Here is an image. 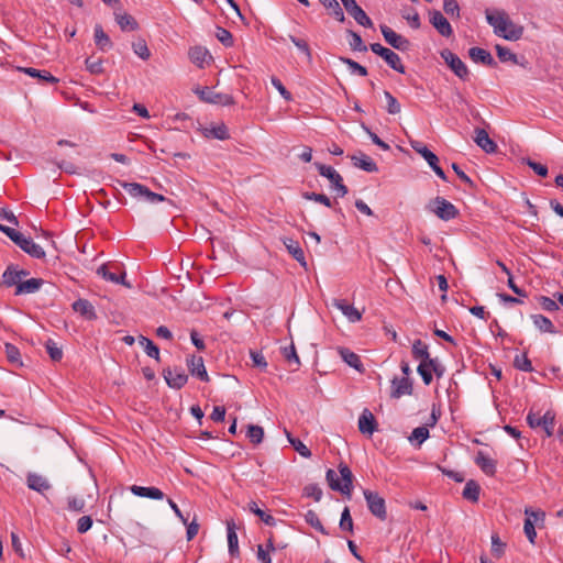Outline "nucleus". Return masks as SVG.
Here are the masks:
<instances>
[{
  "instance_id": "f257e3e1",
  "label": "nucleus",
  "mask_w": 563,
  "mask_h": 563,
  "mask_svg": "<svg viewBox=\"0 0 563 563\" xmlns=\"http://www.w3.org/2000/svg\"><path fill=\"white\" fill-rule=\"evenodd\" d=\"M487 23L494 29V33L507 41H518L523 34V27L515 24L504 10H486Z\"/></svg>"
},
{
  "instance_id": "f03ea898",
  "label": "nucleus",
  "mask_w": 563,
  "mask_h": 563,
  "mask_svg": "<svg viewBox=\"0 0 563 563\" xmlns=\"http://www.w3.org/2000/svg\"><path fill=\"white\" fill-rule=\"evenodd\" d=\"M339 473L342 481H339V476L335 471L328 470L325 474L327 482L332 490L342 493L343 495L351 496L353 488V474L346 464L341 463L339 465Z\"/></svg>"
},
{
  "instance_id": "7ed1b4c3",
  "label": "nucleus",
  "mask_w": 563,
  "mask_h": 563,
  "mask_svg": "<svg viewBox=\"0 0 563 563\" xmlns=\"http://www.w3.org/2000/svg\"><path fill=\"white\" fill-rule=\"evenodd\" d=\"M427 209L443 221H450L459 216L457 208L452 202L442 197H435L434 199L430 200Z\"/></svg>"
},
{
  "instance_id": "20e7f679",
  "label": "nucleus",
  "mask_w": 563,
  "mask_h": 563,
  "mask_svg": "<svg viewBox=\"0 0 563 563\" xmlns=\"http://www.w3.org/2000/svg\"><path fill=\"white\" fill-rule=\"evenodd\" d=\"M120 185L131 197L144 199L151 203H158L166 200V197L163 195L153 192L146 186L139 183L120 181Z\"/></svg>"
},
{
  "instance_id": "39448f33",
  "label": "nucleus",
  "mask_w": 563,
  "mask_h": 563,
  "mask_svg": "<svg viewBox=\"0 0 563 563\" xmlns=\"http://www.w3.org/2000/svg\"><path fill=\"white\" fill-rule=\"evenodd\" d=\"M319 174L328 178L331 183V188L334 189L339 197H344L347 194V187L343 184L342 176L331 166L321 163H314Z\"/></svg>"
},
{
  "instance_id": "423d86ee",
  "label": "nucleus",
  "mask_w": 563,
  "mask_h": 563,
  "mask_svg": "<svg viewBox=\"0 0 563 563\" xmlns=\"http://www.w3.org/2000/svg\"><path fill=\"white\" fill-rule=\"evenodd\" d=\"M194 91L198 95L200 100L207 103L220 106L234 104V99L231 95L216 92L209 87H197Z\"/></svg>"
},
{
  "instance_id": "0eeeda50",
  "label": "nucleus",
  "mask_w": 563,
  "mask_h": 563,
  "mask_svg": "<svg viewBox=\"0 0 563 563\" xmlns=\"http://www.w3.org/2000/svg\"><path fill=\"white\" fill-rule=\"evenodd\" d=\"M97 274L113 284H121L128 288L131 287L130 283L125 280V272L117 264H103L98 267Z\"/></svg>"
},
{
  "instance_id": "6e6552de",
  "label": "nucleus",
  "mask_w": 563,
  "mask_h": 563,
  "mask_svg": "<svg viewBox=\"0 0 563 563\" xmlns=\"http://www.w3.org/2000/svg\"><path fill=\"white\" fill-rule=\"evenodd\" d=\"M441 57L444 59L445 64L450 67V69L462 80L468 79V68L465 63L453 52L445 48L440 53Z\"/></svg>"
},
{
  "instance_id": "1a4fd4ad",
  "label": "nucleus",
  "mask_w": 563,
  "mask_h": 563,
  "mask_svg": "<svg viewBox=\"0 0 563 563\" xmlns=\"http://www.w3.org/2000/svg\"><path fill=\"white\" fill-rule=\"evenodd\" d=\"M363 494L371 514L380 520H385L387 517L385 499L378 493L369 489H364Z\"/></svg>"
},
{
  "instance_id": "9d476101",
  "label": "nucleus",
  "mask_w": 563,
  "mask_h": 563,
  "mask_svg": "<svg viewBox=\"0 0 563 563\" xmlns=\"http://www.w3.org/2000/svg\"><path fill=\"white\" fill-rule=\"evenodd\" d=\"M526 520L523 531L531 544L536 543L537 532L534 525L538 521H543L545 514L542 510H533L532 508L525 509Z\"/></svg>"
},
{
  "instance_id": "9b49d317",
  "label": "nucleus",
  "mask_w": 563,
  "mask_h": 563,
  "mask_svg": "<svg viewBox=\"0 0 563 563\" xmlns=\"http://www.w3.org/2000/svg\"><path fill=\"white\" fill-rule=\"evenodd\" d=\"M411 147L420 154L429 164V166L432 168V170L443 180H446L445 173L443 169L439 166V158L438 156L431 152L426 145H423L421 142H412Z\"/></svg>"
},
{
  "instance_id": "f8f14e48",
  "label": "nucleus",
  "mask_w": 563,
  "mask_h": 563,
  "mask_svg": "<svg viewBox=\"0 0 563 563\" xmlns=\"http://www.w3.org/2000/svg\"><path fill=\"white\" fill-rule=\"evenodd\" d=\"M380 32L385 38V41L394 48L406 52L409 51L411 44L408 38L396 33L393 29L387 25H380Z\"/></svg>"
},
{
  "instance_id": "ddd939ff",
  "label": "nucleus",
  "mask_w": 563,
  "mask_h": 563,
  "mask_svg": "<svg viewBox=\"0 0 563 563\" xmlns=\"http://www.w3.org/2000/svg\"><path fill=\"white\" fill-rule=\"evenodd\" d=\"M345 10L354 20L364 27H372L373 22L355 0H341Z\"/></svg>"
},
{
  "instance_id": "4468645a",
  "label": "nucleus",
  "mask_w": 563,
  "mask_h": 563,
  "mask_svg": "<svg viewBox=\"0 0 563 563\" xmlns=\"http://www.w3.org/2000/svg\"><path fill=\"white\" fill-rule=\"evenodd\" d=\"M429 22L442 36L450 37L453 34L450 22L440 11H429Z\"/></svg>"
},
{
  "instance_id": "2eb2a0df",
  "label": "nucleus",
  "mask_w": 563,
  "mask_h": 563,
  "mask_svg": "<svg viewBox=\"0 0 563 563\" xmlns=\"http://www.w3.org/2000/svg\"><path fill=\"white\" fill-rule=\"evenodd\" d=\"M412 391V380L409 377H394L391 379V398L399 399L402 396H410Z\"/></svg>"
},
{
  "instance_id": "dca6fc26",
  "label": "nucleus",
  "mask_w": 563,
  "mask_h": 563,
  "mask_svg": "<svg viewBox=\"0 0 563 563\" xmlns=\"http://www.w3.org/2000/svg\"><path fill=\"white\" fill-rule=\"evenodd\" d=\"M163 374L166 384L174 389H180L188 380L187 374L181 368H166Z\"/></svg>"
},
{
  "instance_id": "f3484780",
  "label": "nucleus",
  "mask_w": 563,
  "mask_h": 563,
  "mask_svg": "<svg viewBox=\"0 0 563 563\" xmlns=\"http://www.w3.org/2000/svg\"><path fill=\"white\" fill-rule=\"evenodd\" d=\"M14 243L19 245L25 253L35 258H42L45 256L44 250L32 239L25 238L22 233H20L19 239L14 240Z\"/></svg>"
},
{
  "instance_id": "a211bd4d",
  "label": "nucleus",
  "mask_w": 563,
  "mask_h": 563,
  "mask_svg": "<svg viewBox=\"0 0 563 563\" xmlns=\"http://www.w3.org/2000/svg\"><path fill=\"white\" fill-rule=\"evenodd\" d=\"M188 57L192 64L199 68H203L212 60L209 51L202 46H192L188 51Z\"/></svg>"
},
{
  "instance_id": "6ab92c4d",
  "label": "nucleus",
  "mask_w": 563,
  "mask_h": 563,
  "mask_svg": "<svg viewBox=\"0 0 563 563\" xmlns=\"http://www.w3.org/2000/svg\"><path fill=\"white\" fill-rule=\"evenodd\" d=\"M187 366L192 376L198 377L202 382H209V375L201 356L191 355L187 357Z\"/></svg>"
},
{
  "instance_id": "aec40b11",
  "label": "nucleus",
  "mask_w": 563,
  "mask_h": 563,
  "mask_svg": "<svg viewBox=\"0 0 563 563\" xmlns=\"http://www.w3.org/2000/svg\"><path fill=\"white\" fill-rule=\"evenodd\" d=\"M470 58L477 64H483L489 67H496L497 63L492 54L482 47H471L468 49Z\"/></svg>"
},
{
  "instance_id": "412c9836",
  "label": "nucleus",
  "mask_w": 563,
  "mask_h": 563,
  "mask_svg": "<svg viewBox=\"0 0 563 563\" xmlns=\"http://www.w3.org/2000/svg\"><path fill=\"white\" fill-rule=\"evenodd\" d=\"M26 485L30 489L35 490L40 494H44L49 490L52 485L48 479L36 473H29L26 476Z\"/></svg>"
},
{
  "instance_id": "4be33fe9",
  "label": "nucleus",
  "mask_w": 563,
  "mask_h": 563,
  "mask_svg": "<svg viewBox=\"0 0 563 563\" xmlns=\"http://www.w3.org/2000/svg\"><path fill=\"white\" fill-rule=\"evenodd\" d=\"M377 429V423L374 415L368 410L364 409L358 418V430L363 434L372 435Z\"/></svg>"
},
{
  "instance_id": "5701e85b",
  "label": "nucleus",
  "mask_w": 563,
  "mask_h": 563,
  "mask_svg": "<svg viewBox=\"0 0 563 563\" xmlns=\"http://www.w3.org/2000/svg\"><path fill=\"white\" fill-rule=\"evenodd\" d=\"M474 142L488 154L497 151V144L489 137L488 133L484 129H475Z\"/></svg>"
},
{
  "instance_id": "b1692460",
  "label": "nucleus",
  "mask_w": 563,
  "mask_h": 563,
  "mask_svg": "<svg viewBox=\"0 0 563 563\" xmlns=\"http://www.w3.org/2000/svg\"><path fill=\"white\" fill-rule=\"evenodd\" d=\"M283 243L285 245V247L287 249V251L289 252V254H291V256L302 266V267H307V262H306V257H305V252L302 250V247L300 246V244L295 241L294 239L291 238H285L283 239Z\"/></svg>"
},
{
  "instance_id": "393cba45",
  "label": "nucleus",
  "mask_w": 563,
  "mask_h": 563,
  "mask_svg": "<svg viewBox=\"0 0 563 563\" xmlns=\"http://www.w3.org/2000/svg\"><path fill=\"white\" fill-rule=\"evenodd\" d=\"M353 165L367 173H376L378 170L377 164L366 154L358 153L351 156Z\"/></svg>"
},
{
  "instance_id": "a878e982",
  "label": "nucleus",
  "mask_w": 563,
  "mask_h": 563,
  "mask_svg": "<svg viewBox=\"0 0 563 563\" xmlns=\"http://www.w3.org/2000/svg\"><path fill=\"white\" fill-rule=\"evenodd\" d=\"M476 465L488 476H494L496 473V461L485 454L483 451H478L475 456Z\"/></svg>"
},
{
  "instance_id": "bb28decb",
  "label": "nucleus",
  "mask_w": 563,
  "mask_h": 563,
  "mask_svg": "<svg viewBox=\"0 0 563 563\" xmlns=\"http://www.w3.org/2000/svg\"><path fill=\"white\" fill-rule=\"evenodd\" d=\"M333 306L338 308L352 322H356L362 319L361 312L343 299H334Z\"/></svg>"
},
{
  "instance_id": "cd10ccee",
  "label": "nucleus",
  "mask_w": 563,
  "mask_h": 563,
  "mask_svg": "<svg viewBox=\"0 0 563 563\" xmlns=\"http://www.w3.org/2000/svg\"><path fill=\"white\" fill-rule=\"evenodd\" d=\"M130 490L133 495L137 497H145L156 500H162L164 498V493L156 487H143L137 485H132Z\"/></svg>"
},
{
  "instance_id": "c85d7f7f",
  "label": "nucleus",
  "mask_w": 563,
  "mask_h": 563,
  "mask_svg": "<svg viewBox=\"0 0 563 563\" xmlns=\"http://www.w3.org/2000/svg\"><path fill=\"white\" fill-rule=\"evenodd\" d=\"M71 307L75 312L79 313L87 320H93L97 318L93 306L87 299L80 298V299L74 301Z\"/></svg>"
},
{
  "instance_id": "c756f323",
  "label": "nucleus",
  "mask_w": 563,
  "mask_h": 563,
  "mask_svg": "<svg viewBox=\"0 0 563 563\" xmlns=\"http://www.w3.org/2000/svg\"><path fill=\"white\" fill-rule=\"evenodd\" d=\"M19 70L29 75L30 77L37 78L41 82L54 85L59 81L58 78L54 77L47 70H40L36 68H32V67H21V68H19Z\"/></svg>"
},
{
  "instance_id": "7c9ffc66",
  "label": "nucleus",
  "mask_w": 563,
  "mask_h": 563,
  "mask_svg": "<svg viewBox=\"0 0 563 563\" xmlns=\"http://www.w3.org/2000/svg\"><path fill=\"white\" fill-rule=\"evenodd\" d=\"M26 275H27L26 271H23V269L18 271V269H14L11 266H9L2 275V282L8 287H11V286L18 287L19 283L22 282L21 278Z\"/></svg>"
},
{
  "instance_id": "2f4dec72",
  "label": "nucleus",
  "mask_w": 563,
  "mask_h": 563,
  "mask_svg": "<svg viewBox=\"0 0 563 563\" xmlns=\"http://www.w3.org/2000/svg\"><path fill=\"white\" fill-rule=\"evenodd\" d=\"M95 43L102 52H107L112 47V42L108 34L103 31L100 24H97L93 30Z\"/></svg>"
},
{
  "instance_id": "473e14b6",
  "label": "nucleus",
  "mask_w": 563,
  "mask_h": 563,
  "mask_svg": "<svg viewBox=\"0 0 563 563\" xmlns=\"http://www.w3.org/2000/svg\"><path fill=\"white\" fill-rule=\"evenodd\" d=\"M227 532H228V547L229 553L232 556L239 555V539L235 532V523L233 521L227 522Z\"/></svg>"
},
{
  "instance_id": "72a5a7b5",
  "label": "nucleus",
  "mask_w": 563,
  "mask_h": 563,
  "mask_svg": "<svg viewBox=\"0 0 563 563\" xmlns=\"http://www.w3.org/2000/svg\"><path fill=\"white\" fill-rule=\"evenodd\" d=\"M43 284L44 280L41 278H31L25 282H21L15 289V295L33 294L37 291Z\"/></svg>"
},
{
  "instance_id": "f704fd0d",
  "label": "nucleus",
  "mask_w": 563,
  "mask_h": 563,
  "mask_svg": "<svg viewBox=\"0 0 563 563\" xmlns=\"http://www.w3.org/2000/svg\"><path fill=\"white\" fill-rule=\"evenodd\" d=\"M386 63L387 65L393 68L394 70L398 71L399 74H405L406 73V68L405 66L402 65L401 63V59L399 57L398 54H396L394 51H391L390 48L386 49V53H384L382 56H380Z\"/></svg>"
},
{
  "instance_id": "c9c22d12",
  "label": "nucleus",
  "mask_w": 563,
  "mask_h": 563,
  "mask_svg": "<svg viewBox=\"0 0 563 563\" xmlns=\"http://www.w3.org/2000/svg\"><path fill=\"white\" fill-rule=\"evenodd\" d=\"M481 486L474 479L466 482L463 489V497L472 503H477L479 499Z\"/></svg>"
},
{
  "instance_id": "e433bc0d",
  "label": "nucleus",
  "mask_w": 563,
  "mask_h": 563,
  "mask_svg": "<svg viewBox=\"0 0 563 563\" xmlns=\"http://www.w3.org/2000/svg\"><path fill=\"white\" fill-rule=\"evenodd\" d=\"M531 319L536 328H538L541 332L556 333L552 321L548 317L543 314H532Z\"/></svg>"
},
{
  "instance_id": "4c0bfd02",
  "label": "nucleus",
  "mask_w": 563,
  "mask_h": 563,
  "mask_svg": "<svg viewBox=\"0 0 563 563\" xmlns=\"http://www.w3.org/2000/svg\"><path fill=\"white\" fill-rule=\"evenodd\" d=\"M115 20L122 31H135L139 29L136 20L128 13L115 14Z\"/></svg>"
},
{
  "instance_id": "58836bf2",
  "label": "nucleus",
  "mask_w": 563,
  "mask_h": 563,
  "mask_svg": "<svg viewBox=\"0 0 563 563\" xmlns=\"http://www.w3.org/2000/svg\"><path fill=\"white\" fill-rule=\"evenodd\" d=\"M554 422H555V416L551 411H547L542 417H539L536 421V424L539 427H542L547 433L548 437H551L553 434L554 429Z\"/></svg>"
},
{
  "instance_id": "ea45409f",
  "label": "nucleus",
  "mask_w": 563,
  "mask_h": 563,
  "mask_svg": "<svg viewBox=\"0 0 563 563\" xmlns=\"http://www.w3.org/2000/svg\"><path fill=\"white\" fill-rule=\"evenodd\" d=\"M340 355L341 357L343 358V361L349 364L351 367L357 369V371H362V367H363V364H362V361L360 358V356L357 354H355L354 352L350 351L349 349H341L340 350Z\"/></svg>"
},
{
  "instance_id": "a19ab883",
  "label": "nucleus",
  "mask_w": 563,
  "mask_h": 563,
  "mask_svg": "<svg viewBox=\"0 0 563 563\" xmlns=\"http://www.w3.org/2000/svg\"><path fill=\"white\" fill-rule=\"evenodd\" d=\"M139 343L150 357H153L156 361L159 360V349L152 340H150L146 336L140 335Z\"/></svg>"
},
{
  "instance_id": "79ce46f5",
  "label": "nucleus",
  "mask_w": 563,
  "mask_h": 563,
  "mask_svg": "<svg viewBox=\"0 0 563 563\" xmlns=\"http://www.w3.org/2000/svg\"><path fill=\"white\" fill-rule=\"evenodd\" d=\"M4 354L8 358V361L12 365L18 366V367H21L23 365L20 351L15 345H13L11 343H5L4 344Z\"/></svg>"
},
{
  "instance_id": "37998d69",
  "label": "nucleus",
  "mask_w": 563,
  "mask_h": 563,
  "mask_svg": "<svg viewBox=\"0 0 563 563\" xmlns=\"http://www.w3.org/2000/svg\"><path fill=\"white\" fill-rule=\"evenodd\" d=\"M411 352H412L413 358L420 360V362L421 361H427L428 358H430L429 347L421 340H416L412 343V351Z\"/></svg>"
},
{
  "instance_id": "c03bdc74",
  "label": "nucleus",
  "mask_w": 563,
  "mask_h": 563,
  "mask_svg": "<svg viewBox=\"0 0 563 563\" xmlns=\"http://www.w3.org/2000/svg\"><path fill=\"white\" fill-rule=\"evenodd\" d=\"M325 9L330 11V14L333 15L339 22H343L345 20L343 10L340 7V3L336 0H319Z\"/></svg>"
},
{
  "instance_id": "a18cd8bd",
  "label": "nucleus",
  "mask_w": 563,
  "mask_h": 563,
  "mask_svg": "<svg viewBox=\"0 0 563 563\" xmlns=\"http://www.w3.org/2000/svg\"><path fill=\"white\" fill-rule=\"evenodd\" d=\"M205 135L207 137H213L217 140L224 141L229 139V131L228 128L223 123H221L210 129H206Z\"/></svg>"
},
{
  "instance_id": "49530a36",
  "label": "nucleus",
  "mask_w": 563,
  "mask_h": 563,
  "mask_svg": "<svg viewBox=\"0 0 563 563\" xmlns=\"http://www.w3.org/2000/svg\"><path fill=\"white\" fill-rule=\"evenodd\" d=\"M495 49L500 62H511L512 64H519L517 55L512 53L509 48L497 44L495 46Z\"/></svg>"
},
{
  "instance_id": "de8ad7c7",
  "label": "nucleus",
  "mask_w": 563,
  "mask_h": 563,
  "mask_svg": "<svg viewBox=\"0 0 563 563\" xmlns=\"http://www.w3.org/2000/svg\"><path fill=\"white\" fill-rule=\"evenodd\" d=\"M249 510L251 512H253L254 515H256L257 517H260V519L265 522L267 526H275L276 523V519L266 514L265 511H263L262 509L258 508L257 504L255 501H251L249 504Z\"/></svg>"
},
{
  "instance_id": "09e8293b",
  "label": "nucleus",
  "mask_w": 563,
  "mask_h": 563,
  "mask_svg": "<svg viewBox=\"0 0 563 563\" xmlns=\"http://www.w3.org/2000/svg\"><path fill=\"white\" fill-rule=\"evenodd\" d=\"M305 519H306V522L308 525H310L312 528H314L316 530H318L319 532H321L323 534H328V531L321 523V520L319 519V516L317 515L316 511L308 510L307 514L305 515Z\"/></svg>"
},
{
  "instance_id": "8fccbe9b",
  "label": "nucleus",
  "mask_w": 563,
  "mask_h": 563,
  "mask_svg": "<svg viewBox=\"0 0 563 563\" xmlns=\"http://www.w3.org/2000/svg\"><path fill=\"white\" fill-rule=\"evenodd\" d=\"M429 438V429L427 426L415 428L409 437L411 443L422 444Z\"/></svg>"
},
{
  "instance_id": "3c124183",
  "label": "nucleus",
  "mask_w": 563,
  "mask_h": 563,
  "mask_svg": "<svg viewBox=\"0 0 563 563\" xmlns=\"http://www.w3.org/2000/svg\"><path fill=\"white\" fill-rule=\"evenodd\" d=\"M282 353L289 364L294 363L296 365V368L300 366V360L297 354L295 344L292 342L290 343V345L283 347Z\"/></svg>"
},
{
  "instance_id": "603ef678",
  "label": "nucleus",
  "mask_w": 563,
  "mask_h": 563,
  "mask_svg": "<svg viewBox=\"0 0 563 563\" xmlns=\"http://www.w3.org/2000/svg\"><path fill=\"white\" fill-rule=\"evenodd\" d=\"M287 439L289 443L292 445V448L302 456V457H310L311 451L299 440L291 437L289 432L286 431Z\"/></svg>"
},
{
  "instance_id": "864d4df0",
  "label": "nucleus",
  "mask_w": 563,
  "mask_h": 563,
  "mask_svg": "<svg viewBox=\"0 0 563 563\" xmlns=\"http://www.w3.org/2000/svg\"><path fill=\"white\" fill-rule=\"evenodd\" d=\"M246 435L252 443L260 444L264 438V429L260 426L250 424Z\"/></svg>"
},
{
  "instance_id": "5fc2aeb1",
  "label": "nucleus",
  "mask_w": 563,
  "mask_h": 563,
  "mask_svg": "<svg viewBox=\"0 0 563 563\" xmlns=\"http://www.w3.org/2000/svg\"><path fill=\"white\" fill-rule=\"evenodd\" d=\"M133 52L143 60H147L151 57V52L144 40H139L132 44Z\"/></svg>"
},
{
  "instance_id": "6e6d98bb",
  "label": "nucleus",
  "mask_w": 563,
  "mask_h": 563,
  "mask_svg": "<svg viewBox=\"0 0 563 563\" xmlns=\"http://www.w3.org/2000/svg\"><path fill=\"white\" fill-rule=\"evenodd\" d=\"M384 97L386 99L387 106L386 110L389 114H398L401 111L400 103L397 99L387 90L384 91Z\"/></svg>"
},
{
  "instance_id": "4d7b16f0",
  "label": "nucleus",
  "mask_w": 563,
  "mask_h": 563,
  "mask_svg": "<svg viewBox=\"0 0 563 563\" xmlns=\"http://www.w3.org/2000/svg\"><path fill=\"white\" fill-rule=\"evenodd\" d=\"M514 366L522 372L530 373L533 371L531 361L528 358L526 354L516 355L514 360Z\"/></svg>"
},
{
  "instance_id": "13d9d810",
  "label": "nucleus",
  "mask_w": 563,
  "mask_h": 563,
  "mask_svg": "<svg viewBox=\"0 0 563 563\" xmlns=\"http://www.w3.org/2000/svg\"><path fill=\"white\" fill-rule=\"evenodd\" d=\"M340 60L343 64L347 65L351 73L357 74L361 77L367 76V69L364 66L356 63L355 60L347 58V57H340Z\"/></svg>"
},
{
  "instance_id": "bf43d9fd",
  "label": "nucleus",
  "mask_w": 563,
  "mask_h": 563,
  "mask_svg": "<svg viewBox=\"0 0 563 563\" xmlns=\"http://www.w3.org/2000/svg\"><path fill=\"white\" fill-rule=\"evenodd\" d=\"M443 10L452 18H460L461 9L456 0H443Z\"/></svg>"
},
{
  "instance_id": "052dcab7",
  "label": "nucleus",
  "mask_w": 563,
  "mask_h": 563,
  "mask_svg": "<svg viewBox=\"0 0 563 563\" xmlns=\"http://www.w3.org/2000/svg\"><path fill=\"white\" fill-rule=\"evenodd\" d=\"M250 356L253 363L254 367L260 368L261 371L265 372L267 368V362L265 360V356L260 351H250Z\"/></svg>"
},
{
  "instance_id": "680f3d73",
  "label": "nucleus",
  "mask_w": 563,
  "mask_h": 563,
  "mask_svg": "<svg viewBox=\"0 0 563 563\" xmlns=\"http://www.w3.org/2000/svg\"><path fill=\"white\" fill-rule=\"evenodd\" d=\"M46 346V351L49 355V357L54 361V362H58L62 360L63 357V351L60 347L57 346V344L53 341V340H48L45 344Z\"/></svg>"
},
{
  "instance_id": "e2e57ef3",
  "label": "nucleus",
  "mask_w": 563,
  "mask_h": 563,
  "mask_svg": "<svg viewBox=\"0 0 563 563\" xmlns=\"http://www.w3.org/2000/svg\"><path fill=\"white\" fill-rule=\"evenodd\" d=\"M216 36L225 47H231L233 45V36L232 34L224 27H217Z\"/></svg>"
},
{
  "instance_id": "0e129e2a",
  "label": "nucleus",
  "mask_w": 563,
  "mask_h": 563,
  "mask_svg": "<svg viewBox=\"0 0 563 563\" xmlns=\"http://www.w3.org/2000/svg\"><path fill=\"white\" fill-rule=\"evenodd\" d=\"M289 38L295 44V46L306 55L308 62H311L312 56L308 43L305 40L298 38L292 35H289Z\"/></svg>"
},
{
  "instance_id": "69168bd1",
  "label": "nucleus",
  "mask_w": 563,
  "mask_h": 563,
  "mask_svg": "<svg viewBox=\"0 0 563 563\" xmlns=\"http://www.w3.org/2000/svg\"><path fill=\"white\" fill-rule=\"evenodd\" d=\"M506 544L501 542L499 536L497 533H494L492 536V553L500 558L505 552Z\"/></svg>"
},
{
  "instance_id": "338daca9",
  "label": "nucleus",
  "mask_w": 563,
  "mask_h": 563,
  "mask_svg": "<svg viewBox=\"0 0 563 563\" xmlns=\"http://www.w3.org/2000/svg\"><path fill=\"white\" fill-rule=\"evenodd\" d=\"M418 374L421 376L424 385H430L432 382V372L426 361H421L417 368Z\"/></svg>"
},
{
  "instance_id": "774afa93",
  "label": "nucleus",
  "mask_w": 563,
  "mask_h": 563,
  "mask_svg": "<svg viewBox=\"0 0 563 563\" xmlns=\"http://www.w3.org/2000/svg\"><path fill=\"white\" fill-rule=\"evenodd\" d=\"M340 528L350 532L353 531V520L347 507H345L341 514Z\"/></svg>"
}]
</instances>
